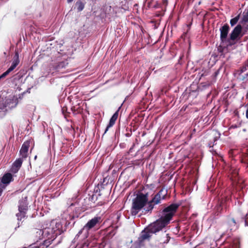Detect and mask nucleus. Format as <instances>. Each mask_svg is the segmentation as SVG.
<instances>
[{
	"instance_id": "27",
	"label": "nucleus",
	"mask_w": 248,
	"mask_h": 248,
	"mask_svg": "<svg viewBox=\"0 0 248 248\" xmlns=\"http://www.w3.org/2000/svg\"><path fill=\"white\" fill-rule=\"evenodd\" d=\"M160 194V197L162 200H164L166 198V196L167 194V192L166 190H165L163 188H161L158 193L156 194Z\"/></svg>"
},
{
	"instance_id": "13",
	"label": "nucleus",
	"mask_w": 248,
	"mask_h": 248,
	"mask_svg": "<svg viewBox=\"0 0 248 248\" xmlns=\"http://www.w3.org/2000/svg\"><path fill=\"white\" fill-rule=\"evenodd\" d=\"M119 109H118L112 115L111 117L108 124L107 125L105 133L107 132V131L108 130L109 128L112 127L115 123L116 121L118 119V114H119Z\"/></svg>"
},
{
	"instance_id": "23",
	"label": "nucleus",
	"mask_w": 248,
	"mask_h": 248,
	"mask_svg": "<svg viewBox=\"0 0 248 248\" xmlns=\"http://www.w3.org/2000/svg\"><path fill=\"white\" fill-rule=\"evenodd\" d=\"M71 110L73 112V113L75 114L79 113L82 111V109L80 108V107L79 106V104H78L76 106L72 107L71 108Z\"/></svg>"
},
{
	"instance_id": "16",
	"label": "nucleus",
	"mask_w": 248,
	"mask_h": 248,
	"mask_svg": "<svg viewBox=\"0 0 248 248\" xmlns=\"http://www.w3.org/2000/svg\"><path fill=\"white\" fill-rule=\"evenodd\" d=\"M12 179V175L10 173H7L2 177L1 182L4 184H9Z\"/></svg>"
},
{
	"instance_id": "40",
	"label": "nucleus",
	"mask_w": 248,
	"mask_h": 248,
	"mask_svg": "<svg viewBox=\"0 0 248 248\" xmlns=\"http://www.w3.org/2000/svg\"><path fill=\"white\" fill-rule=\"evenodd\" d=\"M104 202H98V203L96 204V205H98V206H101V205H103V204H104Z\"/></svg>"
},
{
	"instance_id": "5",
	"label": "nucleus",
	"mask_w": 248,
	"mask_h": 248,
	"mask_svg": "<svg viewBox=\"0 0 248 248\" xmlns=\"http://www.w3.org/2000/svg\"><path fill=\"white\" fill-rule=\"evenodd\" d=\"M61 234V230L59 229L48 227L44 229L43 239L55 240L58 235Z\"/></svg>"
},
{
	"instance_id": "6",
	"label": "nucleus",
	"mask_w": 248,
	"mask_h": 248,
	"mask_svg": "<svg viewBox=\"0 0 248 248\" xmlns=\"http://www.w3.org/2000/svg\"><path fill=\"white\" fill-rule=\"evenodd\" d=\"M239 31L240 30L238 31L237 28H234L232 30L230 34L229 37L227 38V40L225 42L227 43L226 46L227 47L232 46L235 45L236 41L240 39V37L238 36Z\"/></svg>"
},
{
	"instance_id": "21",
	"label": "nucleus",
	"mask_w": 248,
	"mask_h": 248,
	"mask_svg": "<svg viewBox=\"0 0 248 248\" xmlns=\"http://www.w3.org/2000/svg\"><path fill=\"white\" fill-rule=\"evenodd\" d=\"M237 79L239 81L246 82L248 80V72L246 73H243L236 77Z\"/></svg>"
},
{
	"instance_id": "12",
	"label": "nucleus",
	"mask_w": 248,
	"mask_h": 248,
	"mask_svg": "<svg viewBox=\"0 0 248 248\" xmlns=\"http://www.w3.org/2000/svg\"><path fill=\"white\" fill-rule=\"evenodd\" d=\"M44 229H34L31 233V237L34 241L43 239Z\"/></svg>"
},
{
	"instance_id": "31",
	"label": "nucleus",
	"mask_w": 248,
	"mask_h": 248,
	"mask_svg": "<svg viewBox=\"0 0 248 248\" xmlns=\"http://www.w3.org/2000/svg\"><path fill=\"white\" fill-rule=\"evenodd\" d=\"M242 162L246 163L247 164V167H248V155L243 158Z\"/></svg>"
},
{
	"instance_id": "2",
	"label": "nucleus",
	"mask_w": 248,
	"mask_h": 248,
	"mask_svg": "<svg viewBox=\"0 0 248 248\" xmlns=\"http://www.w3.org/2000/svg\"><path fill=\"white\" fill-rule=\"evenodd\" d=\"M242 223H244L245 226H248V211L238 210L235 215V218L228 217L223 227L226 229V232H232L237 229L238 224Z\"/></svg>"
},
{
	"instance_id": "26",
	"label": "nucleus",
	"mask_w": 248,
	"mask_h": 248,
	"mask_svg": "<svg viewBox=\"0 0 248 248\" xmlns=\"http://www.w3.org/2000/svg\"><path fill=\"white\" fill-rule=\"evenodd\" d=\"M76 5L77 7V10L78 12L82 11L84 8V4L80 1H77Z\"/></svg>"
},
{
	"instance_id": "42",
	"label": "nucleus",
	"mask_w": 248,
	"mask_h": 248,
	"mask_svg": "<svg viewBox=\"0 0 248 248\" xmlns=\"http://www.w3.org/2000/svg\"><path fill=\"white\" fill-rule=\"evenodd\" d=\"M6 76H3V74H1L0 76V79H1V78H5Z\"/></svg>"
},
{
	"instance_id": "35",
	"label": "nucleus",
	"mask_w": 248,
	"mask_h": 248,
	"mask_svg": "<svg viewBox=\"0 0 248 248\" xmlns=\"http://www.w3.org/2000/svg\"><path fill=\"white\" fill-rule=\"evenodd\" d=\"M209 74L208 71H204L203 73H202L201 75V78L204 76H206Z\"/></svg>"
},
{
	"instance_id": "34",
	"label": "nucleus",
	"mask_w": 248,
	"mask_h": 248,
	"mask_svg": "<svg viewBox=\"0 0 248 248\" xmlns=\"http://www.w3.org/2000/svg\"><path fill=\"white\" fill-rule=\"evenodd\" d=\"M67 107H63L62 108V113L65 115L66 116V112H67Z\"/></svg>"
},
{
	"instance_id": "9",
	"label": "nucleus",
	"mask_w": 248,
	"mask_h": 248,
	"mask_svg": "<svg viewBox=\"0 0 248 248\" xmlns=\"http://www.w3.org/2000/svg\"><path fill=\"white\" fill-rule=\"evenodd\" d=\"M11 66L3 73V76H7L9 73L14 70L19 63V56L17 52H16Z\"/></svg>"
},
{
	"instance_id": "43",
	"label": "nucleus",
	"mask_w": 248,
	"mask_h": 248,
	"mask_svg": "<svg viewBox=\"0 0 248 248\" xmlns=\"http://www.w3.org/2000/svg\"><path fill=\"white\" fill-rule=\"evenodd\" d=\"M246 117L248 118V109L246 110Z\"/></svg>"
},
{
	"instance_id": "10",
	"label": "nucleus",
	"mask_w": 248,
	"mask_h": 248,
	"mask_svg": "<svg viewBox=\"0 0 248 248\" xmlns=\"http://www.w3.org/2000/svg\"><path fill=\"white\" fill-rule=\"evenodd\" d=\"M247 23L248 22H244L242 23V21H240V22L234 28H237L238 31L240 30L238 36L240 38L248 31V24Z\"/></svg>"
},
{
	"instance_id": "41",
	"label": "nucleus",
	"mask_w": 248,
	"mask_h": 248,
	"mask_svg": "<svg viewBox=\"0 0 248 248\" xmlns=\"http://www.w3.org/2000/svg\"><path fill=\"white\" fill-rule=\"evenodd\" d=\"M2 192H3V189L1 187H0V196H1Z\"/></svg>"
},
{
	"instance_id": "45",
	"label": "nucleus",
	"mask_w": 248,
	"mask_h": 248,
	"mask_svg": "<svg viewBox=\"0 0 248 248\" xmlns=\"http://www.w3.org/2000/svg\"><path fill=\"white\" fill-rule=\"evenodd\" d=\"M73 0H67L68 3L71 2Z\"/></svg>"
},
{
	"instance_id": "33",
	"label": "nucleus",
	"mask_w": 248,
	"mask_h": 248,
	"mask_svg": "<svg viewBox=\"0 0 248 248\" xmlns=\"http://www.w3.org/2000/svg\"><path fill=\"white\" fill-rule=\"evenodd\" d=\"M106 245V243L105 240L103 241L100 244V248H104Z\"/></svg>"
},
{
	"instance_id": "14",
	"label": "nucleus",
	"mask_w": 248,
	"mask_h": 248,
	"mask_svg": "<svg viewBox=\"0 0 248 248\" xmlns=\"http://www.w3.org/2000/svg\"><path fill=\"white\" fill-rule=\"evenodd\" d=\"M22 162L23 160L22 158H19L17 159L13 164L12 168V172L15 173L17 172L18 170H19L20 168L21 167Z\"/></svg>"
},
{
	"instance_id": "11",
	"label": "nucleus",
	"mask_w": 248,
	"mask_h": 248,
	"mask_svg": "<svg viewBox=\"0 0 248 248\" xmlns=\"http://www.w3.org/2000/svg\"><path fill=\"white\" fill-rule=\"evenodd\" d=\"M30 140L25 141L22 145L21 148L20 150V155L22 158H26L28 156V151L29 147L30 146Z\"/></svg>"
},
{
	"instance_id": "24",
	"label": "nucleus",
	"mask_w": 248,
	"mask_h": 248,
	"mask_svg": "<svg viewBox=\"0 0 248 248\" xmlns=\"http://www.w3.org/2000/svg\"><path fill=\"white\" fill-rule=\"evenodd\" d=\"M240 14H238L235 17L232 18L230 20V23L231 27H233L238 23L239 20L240 19Z\"/></svg>"
},
{
	"instance_id": "15",
	"label": "nucleus",
	"mask_w": 248,
	"mask_h": 248,
	"mask_svg": "<svg viewBox=\"0 0 248 248\" xmlns=\"http://www.w3.org/2000/svg\"><path fill=\"white\" fill-rule=\"evenodd\" d=\"M54 240L49 239H45L42 243H41L38 246H34V248H47L51 244L52 242Z\"/></svg>"
},
{
	"instance_id": "44",
	"label": "nucleus",
	"mask_w": 248,
	"mask_h": 248,
	"mask_svg": "<svg viewBox=\"0 0 248 248\" xmlns=\"http://www.w3.org/2000/svg\"><path fill=\"white\" fill-rule=\"evenodd\" d=\"M226 233L225 232H224L223 233H222L221 234V235H220V238H222L223 236H224L225 235Z\"/></svg>"
},
{
	"instance_id": "17",
	"label": "nucleus",
	"mask_w": 248,
	"mask_h": 248,
	"mask_svg": "<svg viewBox=\"0 0 248 248\" xmlns=\"http://www.w3.org/2000/svg\"><path fill=\"white\" fill-rule=\"evenodd\" d=\"M28 209V207L26 202L23 201H21L18 205V211L26 213Z\"/></svg>"
},
{
	"instance_id": "4",
	"label": "nucleus",
	"mask_w": 248,
	"mask_h": 248,
	"mask_svg": "<svg viewBox=\"0 0 248 248\" xmlns=\"http://www.w3.org/2000/svg\"><path fill=\"white\" fill-rule=\"evenodd\" d=\"M102 221L101 217L96 216L89 220L84 226L78 232L76 235L77 238L82 234V238L83 239L87 238L89 235V231L99 226Z\"/></svg>"
},
{
	"instance_id": "1",
	"label": "nucleus",
	"mask_w": 248,
	"mask_h": 248,
	"mask_svg": "<svg viewBox=\"0 0 248 248\" xmlns=\"http://www.w3.org/2000/svg\"><path fill=\"white\" fill-rule=\"evenodd\" d=\"M180 205L179 203H173L165 207L161 212V217L142 231L137 240L130 248H141L144 247L145 242L150 241L153 233L160 231L170 223Z\"/></svg>"
},
{
	"instance_id": "28",
	"label": "nucleus",
	"mask_w": 248,
	"mask_h": 248,
	"mask_svg": "<svg viewBox=\"0 0 248 248\" xmlns=\"http://www.w3.org/2000/svg\"><path fill=\"white\" fill-rule=\"evenodd\" d=\"M26 213H23L22 212H19L16 214V216L17 217L18 220H21L22 218L26 217Z\"/></svg>"
},
{
	"instance_id": "39",
	"label": "nucleus",
	"mask_w": 248,
	"mask_h": 248,
	"mask_svg": "<svg viewBox=\"0 0 248 248\" xmlns=\"http://www.w3.org/2000/svg\"><path fill=\"white\" fill-rule=\"evenodd\" d=\"M134 146H135V144H133L132 146L129 149V152H128L129 153H130L132 152L133 149V148H134Z\"/></svg>"
},
{
	"instance_id": "30",
	"label": "nucleus",
	"mask_w": 248,
	"mask_h": 248,
	"mask_svg": "<svg viewBox=\"0 0 248 248\" xmlns=\"http://www.w3.org/2000/svg\"><path fill=\"white\" fill-rule=\"evenodd\" d=\"M225 48V47H223L221 46H219L217 47V51L220 53V56H221L223 54V51Z\"/></svg>"
},
{
	"instance_id": "38",
	"label": "nucleus",
	"mask_w": 248,
	"mask_h": 248,
	"mask_svg": "<svg viewBox=\"0 0 248 248\" xmlns=\"http://www.w3.org/2000/svg\"><path fill=\"white\" fill-rule=\"evenodd\" d=\"M162 3L163 5L166 6L168 4V0H162Z\"/></svg>"
},
{
	"instance_id": "47",
	"label": "nucleus",
	"mask_w": 248,
	"mask_h": 248,
	"mask_svg": "<svg viewBox=\"0 0 248 248\" xmlns=\"http://www.w3.org/2000/svg\"><path fill=\"white\" fill-rule=\"evenodd\" d=\"M195 131H196L195 129H193V133H194V132H195Z\"/></svg>"
},
{
	"instance_id": "36",
	"label": "nucleus",
	"mask_w": 248,
	"mask_h": 248,
	"mask_svg": "<svg viewBox=\"0 0 248 248\" xmlns=\"http://www.w3.org/2000/svg\"><path fill=\"white\" fill-rule=\"evenodd\" d=\"M221 69V67H220L217 70L214 74V77L215 78H216L217 75L218 74H219V71H220V69Z\"/></svg>"
},
{
	"instance_id": "25",
	"label": "nucleus",
	"mask_w": 248,
	"mask_h": 248,
	"mask_svg": "<svg viewBox=\"0 0 248 248\" xmlns=\"http://www.w3.org/2000/svg\"><path fill=\"white\" fill-rule=\"evenodd\" d=\"M147 204V206L146 207V211L147 212H151L154 209L155 204L153 202H151V200L150 201H148Z\"/></svg>"
},
{
	"instance_id": "18",
	"label": "nucleus",
	"mask_w": 248,
	"mask_h": 248,
	"mask_svg": "<svg viewBox=\"0 0 248 248\" xmlns=\"http://www.w3.org/2000/svg\"><path fill=\"white\" fill-rule=\"evenodd\" d=\"M162 200L160 197V194H156L154 197L151 200V202H153L155 205L159 204L161 203V201Z\"/></svg>"
},
{
	"instance_id": "37",
	"label": "nucleus",
	"mask_w": 248,
	"mask_h": 248,
	"mask_svg": "<svg viewBox=\"0 0 248 248\" xmlns=\"http://www.w3.org/2000/svg\"><path fill=\"white\" fill-rule=\"evenodd\" d=\"M90 199H91V201L92 202H95V201L96 200L97 198L95 197V199L94 200V195H93Z\"/></svg>"
},
{
	"instance_id": "19",
	"label": "nucleus",
	"mask_w": 248,
	"mask_h": 248,
	"mask_svg": "<svg viewBox=\"0 0 248 248\" xmlns=\"http://www.w3.org/2000/svg\"><path fill=\"white\" fill-rule=\"evenodd\" d=\"M66 64L67 63L64 62H61L56 63V64L53 66L56 71H59L63 68H64L66 66Z\"/></svg>"
},
{
	"instance_id": "20",
	"label": "nucleus",
	"mask_w": 248,
	"mask_h": 248,
	"mask_svg": "<svg viewBox=\"0 0 248 248\" xmlns=\"http://www.w3.org/2000/svg\"><path fill=\"white\" fill-rule=\"evenodd\" d=\"M238 172L237 170H233L231 172V179L232 181L237 182L238 180Z\"/></svg>"
},
{
	"instance_id": "3",
	"label": "nucleus",
	"mask_w": 248,
	"mask_h": 248,
	"mask_svg": "<svg viewBox=\"0 0 248 248\" xmlns=\"http://www.w3.org/2000/svg\"><path fill=\"white\" fill-rule=\"evenodd\" d=\"M148 200V193L143 194L140 192L132 200L131 214L136 216L138 213L147 204Z\"/></svg>"
},
{
	"instance_id": "8",
	"label": "nucleus",
	"mask_w": 248,
	"mask_h": 248,
	"mask_svg": "<svg viewBox=\"0 0 248 248\" xmlns=\"http://www.w3.org/2000/svg\"><path fill=\"white\" fill-rule=\"evenodd\" d=\"M230 30V28L229 25L227 23L224 24L220 28V39L221 43H224L227 40Z\"/></svg>"
},
{
	"instance_id": "7",
	"label": "nucleus",
	"mask_w": 248,
	"mask_h": 248,
	"mask_svg": "<svg viewBox=\"0 0 248 248\" xmlns=\"http://www.w3.org/2000/svg\"><path fill=\"white\" fill-rule=\"evenodd\" d=\"M232 193L230 196H226L225 199H222L218 205L216 206V214L218 216L222 213L224 210L226 208L227 205L226 202L231 200Z\"/></svg>"
},
{
	"instance_id": "32",
	"label": "nucleus",
	"mask_w": 248,
	"mask_h": 248,
	"mask_svg": "<svg viewBox=\"0 0 248 248\" xmlns=\"http://www.w3.org/2000/svg\"><path fill=\"white\" fill-rule=\"evenodd\" d=\"M165 236H166L165 237L166 238V240L162 241L163 243H167L170 240V237L169 236V234H166Z\"/></svg>"
},
{
	"instance_id": "22",
	"label": "nucleus",
	"mask_w": 248,
	"mask_h": 248,
	"mask_svg": "<svg viewBox=\"0 0 248 248\" xmlns=\"http://www.w3.org/2000/svg\"><path fill=\"white\" fill-rule=\"evenodd\" d=\"M248 65H244L242 67H241L239 69L236 71L235 73V76L237 77V76H239L240 75H242L243 73H245V72L248 70Z\"/></svg>"
},
{
	"instance_id": "46",
	"label": "nucleus",
	"mask_w": 248,
	"mask_h": 248,
	"mask_svg": "<svg viewBox=\"0 0 248 248\" xmlns=\"http://www.w3.org/2000/svg\"><path fill=\"white\" fill-rule=\"evenodd\" d=\"M126 136L127 137H129V136H130V134L129 133H127V134H126Z\"/></svg>"
},
{
	"instance_id": "29",
	"label": "nucleus",
	"mask_w": 248,
	"mask_h": 248,
	"mask_svg": "<svg viewBox=\"0 0 248 248\" xmlns=\"http://www.w3.org/2000/svg\"><path fill=\"white\" fill-rule=\"evenodd\" d=\"M240 21H242V23H243L244 22H248V10L247 12L244 13L243 17Z\"/></svg>"
}]
</instances>
